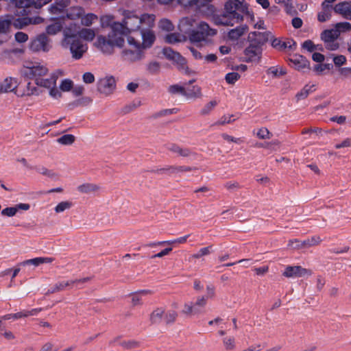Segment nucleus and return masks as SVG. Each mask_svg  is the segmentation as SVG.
Segmentation results:
<instances>
[{"instance_id": "6ab92c4d", "label": "nucleus", "mask_w": 351, "mask_h": 351, "mask_svg": "<svg viewBox=\"0 0 351 351\" xmlns=\"http://www.w3.org/2000/svg\"><path fill=\"white\" fill-rule=\"evenodd\" d=\"M90 280V278L86 277L80 279H75L66 281H59L56 282L58 291H62L66 289H71L74 285H80L84 284Z\"/></svg>"}, {"instance_id": "e433bc0d", "label": "nucleus", "mask_w": 351, "mask_h": 351, "mask_svg": "<svg viewBox=\"0 0 351 351\" xmlns=\"http://www.w3.org/2000/svg\"><path fill=\"white\" fill-rule=\"evenodd\" d=\"M34 169L39 173L47 176L51 178H56L58 177V174L54 171L47 169L43 166H37L34 167Z\"/></svg>"}, {"instance_id": "f704fd0d", "label": "nucleus", "mask_w": 351, "mask_h": 351, "mask_svg": "<svg viewBox=\"0 0 351 351\" xmlns=\"http://www.w3.org/2000/svg\"><path fill=\"white\" fill-rule=\"evenodd\" d=\"M266 72L267 75H271L273 77H279L287 73L285 69L282 67L278 68V66H270Z\"/></svg>"}, {"instance_id": "6e6d98bb", "label": "nucleus", "mask_w": 351, "mask_h": 351, "mask_svg": "<svg viewBox=\"0 0 351 351\" xmlns=\"http://www.w3.org/2000/svg\"><path fill=\"white\" fill-rule=\"evenodd\" d=\"M322 130L320 128H304L302 130V134H312L314 133L317 135L322 134Z\"/></svg>"}, {"instance_id": "412c9836", "label": "nucleus", "mask_w": 351, "mask_h": 351, "mask_svg": "<svg viewBox=\"0 0 351 351\" xmlns=\"http://www.w3.org/2000/svg\"><path fill=\"white\" fill-rule=\"evenodd\" d=\"M290 62L293 63L295 68L298 70H302L304 69H309L310 62L303 56L295 55L290 58Z\"/></svg>"}, {"instance_id": "0eeeda50", "label": "nucleus", "mask_w": 351, "mask_h": 351, "mask_svg": "<svg viewBox=\"0 0 351 351\" xmlns=\"http://www.w3.org/2000/svg\"><path fill=\"white\" fill-rule=\"evenodd\" d=\"M63 49L69 50L74 60L81 59L88 51V45L80 38L61 45Z\"/></svg>"}, {"instance_id": "69168bd1", "label": "nucleus", "mask_w": 351, "mask_h": 351, "mask_svg": "<svg viewBox=\"0 0 351 351\" xmlns=\"http://www.w3.org/2000/svg\"><path fill=\"white\" fill-rule=\"evenodd\" d=\"M172 247H167L164 250H162L161 252L153 255L151 258H162L164 256H166L169 254L172 251Z\"/></svg>"}, {"instance_id": "864d4df0", "label": "nucleus", "mask_w": 351, "mask_h": 351, "mask_svg": "<svg viewBox=\"0 0 351 351\" xmlns=\"http://www.w3.org/2000/svg\"><path fill=\"white\" fill-rule=\"evenodd\" d=\"M40 264H42V257H37V258L26 260L20 263V265H34L35 266H38Z\"/></svg>"}, {"instance_id": "7c9ffc66", "label": "nucleus", "mask_w": 351, "mask_h": 351, "mask_svg": "<svg viewBox=\"0 0 351 351\" xmlns=\"http://www.w3.org/2000/svg\"><path fill=\"white\" fill-rule=\"evenodd\" d=\"M79 38L86 40L91 41L95 36V33L93 29L83 28L79 31Z\"/></svg>"}, {"instance_id": "2eb2a0df", "label": "nucleus", "mask_w": 351, "mask_h": 351, "mask_svg": "<svg viewBox=\"0 0 351 351\" xmlns=\"http://www.w3.org/2000/svg\"><path fill=\"white\" fill-rule=\"evenodd\" d=\"M274 48L280 51L294 50L296 47V43L291 38L281 40L280 38H274L271 42Z\"/></svg>"}, {"instance_id": "58836bf2", "label": "nucleus", "mask_w": 351, "mask_h": 351, "mask_svg": "<svg viewBox=\"0 0 351 351\" xmlns=\"http://www.w3.org/2000/svg\"><path fill=\"white\" fill-rule=\"evenodd\" d=\"M75 140V137L73 134H64L58 138L57 141L62 145H69L73 144Z\"/></svg>"}, {"instance_id": "bb28decb", "label": "nucleus", "mask_w": 351, "mask_h": 351, "mask_svg": "<svg viewBox=\"0 0 351 351\" xmlns=\"http://www.w3.org/2000/svg\"><path fill=\"white\" fill-rule=\"evenodd\" d=\"M334 7L326 5L322 3V11L317 14V20L319 22H326L331 18Z\"/></svg>"}, {"instance_id": "2f4dec72", "label": "nucleus", "mask_w": 351, "mask_h": 351, "mask_svg": "<svg viewBox=\"0 0 351 351\" xmlns=\"http://www.w3.org/2000/svg\"><path fill=\"white\" fill-rule=\"evenodd\" d=\"M314 90H315L314 85L304 86V88L296 94L295 97L297 98V100L299 101V100H302V99H306L308 96V95L311 93L313 92Z\"/></svg>"}, {"instance_id": "aec40b11", "label": "nucleus", "mask_w": 351, "mask_h": 351, "mask_svg": "<svg viewBox=\"0 0 351 351\" xmlns=\"http://www.w3.org/2000/svg\"><path fill=\"white\" fill-rule=\"evenodd\" d=\"M248 38L250 41L256 45H258L259 47H262L269 39V33L266 32H253L249 34Z\"/></svg>"}, {"instance_id": "9d476101", "label": "nucleus", "mask_w": 351, "mask_h": 351, "mask_svg": "<svg viewBox=\"0 0 351 351\" xmlns=\"http://www.w3.org/2000/svg\"><path fill=\"white\" fill-rule=\"evenodd\" d=\"M47 72V68L39 63H30L29 65L24 66L21 70L23 77L27 79H35L36 82V78H40L41 76L45 75Z\"/></svg>"}, {"instance_id": "c756f323", "label": "nucleus", "mask_w": 351, "mask_h": 351, "mask_svg": "<svg viewBox=\"0 0 351 351\" xmlns=\"http://www.w3.org/2000/svg\"><path fill=\"white\" fill-rule=\"evenodd\" d=\"M169 92L171 94H180L182 95H195V93L186 92L185 88L178 84L171 85L169 87Z\"/></svg>"}, {"instance_id": "0e129e2a", "label": "nucleus", "mask_w": 351, "mask_h": 351, "mask_svg": "<svg viewBox=\"0 0 351 351\" xmlns=\"http://www.w3.org/2000/svg\"><path fill=\"white\" fill-rule=\"evenodd\" d=\"M351 146V139L349 138L343 140L341 143H337L335 145V149H341L343 147H349Z\"/></svg>"}, {"instance_id": "a19ab883", "label": "nucleus", "mask_w": 351, "mask_h": 351, "mask_svg": "<svg viewBox=\"0 0 351 351\" xmlns=\"http://www.w3.org/2000/svg\"><path fill=\"white\" fill-rule=\"evenodd\" d=\"M119 344L126 350L136 348L140 346L139 342L135 340L123 341L120 342Z\"/></svg>"}, {"instance_id": "f03ea898", "label": "nucleus", "mask_w": 351, "mask_h": 351, "mask_svg": "<svg viewBox=\"0 0 351 351\" xmlns=\"http://www.w3.org/2000/svg\"><path fill=\"white\" fill-rule=\"evenodd\" d=\"M110 29L111 31L108 33V37L99 35L95 43V47L106 54L112 53L115 46L121 47L125 42L123 37L114 32L112 25H110Z\"/></svg>"}, {"instance_id": "6e6552de", "label": "nucleus", "mask_w": 351, "mask_h": 351, "mask_svg": "<svg viewBox=\"0 0 351 351\" xmlns=\"http://www.w3.org/2000/svg\"><path fill=\"white\" fill-rule=\"evenodd\" d=\"M339 30L332 28L324 30L320 34V39L324 42L326 49L335 51L339 49V44L337 41L339 36Z\"/></svg>"}, {"instance_id": "052dcab7", "label": "nucleus", "mask_w": 351, "mask_h": 351, "mask_svg": "<svg viewBox=\"0 0 351 351\" xmlns=\"http://www.w3.org/2000/svg\"><path fill=\"white\" fill-rule=\"evenodd\" d=\"M73 87V82L70 80H64L60 84V88L63 91H69Z\"/></svg>"}, {"instance_id": "680f3d73", "label": "nucleus", "mask_w": 351, "mask_h": 351, "mask_svg": "<svg viewBox=\"0 0 351 351\" xmlns=\"http://www.w3.org/2000/svg\"><path fill=\"white\" fill-rule=\"evenodd\" d=\"M178 111L177 108H171V109H165L162 110L158 113L156 114L155 117H162V116H166L169 114H171L173 113H176Z\"/></svg>"}, {"instance_id": "f8f14e48", "label": "nucleus", "mask_w": 351, "mask_h": 351, "mask_svg": "<svg viewBox=\"0 0 351 351\" xmlns=\"http://www.w3.org/2000/svg\"><path fill=\"white\" fill-rule=\"evenodd\" d=\"M116 88L115 78L110 75L100 79L97 82V90L103 95H109Z\"/></svg>"}, {"instance_id": "13d9d810", "label": "nucleus", "mask_w": 351, "mask_h": 351, "mask_svg": "<svg viewBox=\"0 0 351 351\" xmlns=\"http://www.w3.org/2000/svg\"><path fill=\"white\" fill-rule=\"evenodd\" d=\"M15 40L19 43H23L28 40V35L22 32H18L15 34Z\"/></svg>"}, {"instance_id": "a211bd4d", "label": "nucleus", "mask_w": 351, "mask_h": 351, "mask_svg": "<svg viewBox=\"0 0 351 351\" xmlns=\"http://www.w3.org/2000/svg\"><path fill=\"white\" fill-rule=\"evenodd\" d=\"M192 168L187 166H168L167 167L157 169L154 170L153 172L161 174L168 173L169 175L178 174L181 172L191 171Z\"/></svg>"}, {"instance_id": "20e7f679", "label": "nucleus", "mask_w": 351, "mask_h": 351, "mask_svg": "<svg viewBox=\"0 0 351 351\" xmlns=\"http://www.w3.org/2000/svg\"><path fill=\"white\" fill-rule=\"evenodd\" d=\"M141 20L137 16L125 18L123 23L114 22L112 24L114 32H117L121 37L128 34L135 32L140 28Z\"/></svg>"}, {"instance_id": "de8ad7c7", "label": "nucleus", "mask_w": 351, "mask_h": 351, "mask_svg": "<svg viewBox=\"0 0 351 351\" xmlns=\"http://www.w3.org/2000/svg\"><path fill=\"white\" fill-rule=\"evenodd\" d=\"M335 29L339 30V35L341 32H348L351 30V24L348 22H341L335 25Z\"/></svg>"}, {"instance_id": "774afa93", "label": "nucleus", "mask_w": 351, "mask_h": 351, "mask_svg": "<svg viewBox=\"0 0 351 351\" xmlns=\"http://www.w3.org/2000/svg\"><path fill=\"white\" fill-rule=\"evenodd\" d=\"M182 313L188 316L193 315V303L185 304Z\"/></svg>"}, {"instance_id": "a878e982", "label": "nucleus", "mask_w": 351, "mask_h": 351, "mask_svg": "<svg viewBox=\"0 0 351 351\" xmlns=\"http://www.w3.org/2000/svg\"><path fill=\"white\" fill-rule=\"evenodd\" d=\"M62 21L56 19L53 20V22L46 27V32L49 35H56L62 30Z\"/></svg>"}, {"instance_id": "c03bdc74", "label": "nucleus", "mask_w": 351, "mask_h": 351, "mask_svg": "<svg viewBox=\"0 0 351 351\" xmlns=\"http://www.w3.org/2000/svg\"><path fill=\"white\" fill-rule=\"evenodd\" d=\"M158 26L161 29L167 32L171 31L173 29L172 23L167 19H161L159 22Z\"/></svg>"}, {"instance_id": "dca6fc26", "label": "nucleus", "mask_w": 351, "mask_h": 351, "mask_svg": "<svg viewBox=\"0 0 351 351\" xmlns=\"http://www.w3.org/2000/svg\"><path fill=\"white\" fill-rule=\"evenodd\" d=\"M195 21L190 17H184L180 20L178 29L186 38L195 28Z\"/></svg>"}, {"instance_id": "c9c22d12", "label": "nucleus", "mask_w": 351, "mask_h": 351, "mask_svg": "<svg viewBox=\"0 0 351 351\" xmlns=\"http://www.w3.org/2000/svg\"><path fill=\"white\" fill-rule=\"evenodd\" d=\"M184 38H185V37L184 36V35H181V34H177V33H171V34H167L165 36V42L167 43L173 44L176 43L181 42Z\"/></svg>"}, {"instance_id": "4d7b16f0", "label": "nucleus", "mask_w": 351, "mask_h": 351, "mask_svg": "<svg viewBox=\"0 0 351 351\" xmlns=\"http://www.w3.org/2000/svg\"><path fill=\"white\" fill-rule=\"evenodd\" d=\"M333 62L336 66H341L346 64V58L343 55H338L333 58Z\"/></svg>"}, {"instance_id": "3c124183", "label": "nucleus", "mask_w": 351, "mask_h": 351, "mask_svg": "<svg viewBox=\"0 0 351 351\" xmlns=\"http://www.w3.org/2000/svg\"><path fill=\"white\" fill-rule=\"evenodd\" d=\"M17 213V208L15 206L13 207H7L1 210V215L7 217H13Z\"/></svg>"}, {"instance_id": "393cba45", "label": "nucleus", "mask_w": 351, "mask_h": 351, "mask_svg": "<svg viewBox=\"0 0 351 351\" xmlns=\"http://www.w3.org/2000/svg\"><path fill=\"white\" fill-rule=\"evenodd\" d=\"M18 86L17 80L12 77H7L1 83L0 86V92H12L14 91Z\"/></svg>"}, {"instance_id": "09e8293b", "label": "nucleus", "mask_w": 351, "mask_h": 351, "mask_svg": "<svg viewBox=\"0 0 351 351\" xmlns=\"http://www.w3.org/2000/svg\"><path fill=\"white\" fill-rule=\"evenodd\" d=\"M178 316L175 311H169L165 315L164 319L167 324L173 323Z\"/></svg>"}, {"instance_id": "49530a36", "label": "nucleus", "mask_w": 351, "mask_h": 351, "mask_svg": "<svg viewBox=\"0 0 351 351\" xmlns=\"http://www.w3.org/2000/svg\"><path fill=\"white\" fill-rule=\"evenodd\" d=\"M240 75L236 72L228 73L225 76L226 82L229 84H234L239 78Z\"/></svg>"}, {"instance_id": "423d86ee", "label": "nucleus", "mask_w": 351, "mask_h": 351, "mask_svg": "<svg viewBox=\"0 0 351 351\" xmlns=\"http://www.w3.org/2000/svg\"><path fill=\"white\" fill-rule=\"evenodd\" d=\"M16 19L12 14L0 16V45L8 42L12 38V27H14Z\"/></svg>"}, {"instance_id": "1a4fd4ad", "label": "nucleus", "mask_w": 351, "mask_h": 351, "mask_svg": "<svg viewBox=\"0 0 351 351\" xmlns=\"http://www.w3.org/2000/svg\"><path fill=\"white\" fill-rule=\"evenodd\" d=\"M51 40L46 34H40L32 39L29 49L34 52H48L51 49Z\"/></svg>"}, {"instance_id": "473e14b6", "label": "nucleus", "mask_w": 351, "mask_h": 351, "mask_svg": "<svg viewBox=\"0 0 351 351\" xmlns=\"http://www.w3.org/2000/svg\"><path fill=\"white\" fill-rule=\"evenodd\" d=\"M98 189L99 186L92 183H85L77 186V191L82 193H89Z\"/></svg>"}, {"instance_id": "c85d7f7f", "label": "nucleus", "mask_w": 351, "mask_h": 351, "mask_svg": "<svg viewBox=\"0 0 351 351\" xmlns=\"http://www.w3.org/2000/svg\"><path fill=\"white\" fill-rule=\"evenodd\" d=\"M56 79L57 77L55 75H52L50 78L47 79L36 78V84L38 86L49 88L51 86H56Z\"/></svg>"}, {"instance_id": "7ed1b4c3", "label": "nucleus", "mask_w": 351, "mask_h": 351, "mask_svg": "<svg viewBox=\"0 0 351 351\" xmlns=\"http://www.w3.org/2000/svg\"><path fill=\"white\" fill-rule=\"evenodd\" d=\"M128 48L122 51L121 55L123 60L129 62L139 61L144 58L143 49L141 43L136 40L133 36L128 37Z\"/></svg>"}, {"instance_id": "e2e57ef3", "label": "nucleus", "mask_w": 351, "mask_h": 351, "mask_svg": "<svg viewBox=\"0 0 351 351\" xmlns=\"http://www.w3.org/2000/svg\"><path fill=\"white\" fill-rule=\"evenodd\" d=\"M83 81L86 84H91L95 81V76L90 72H86L83 75Z\"/></svg>"}, {"instance_id": "f257e3e1", "label": "nucleus", "mask_w": 351, "mask_h": 351, "mask_svg": "<svg viewBox=\"0 0 351 351\" xmlns=\"http://www.w3.org/2000/svg\"><path fill=\"white\" fill-rule=\"evenodd\" d=\"M213 0H177L178 4L188 13L211 17L213 23L217 26H234L242 22L244 15L251 21L254 15L250 11L244 0H226L223 10L217 12L211 3Z\"/></svg>"}, {"instance_id": "4c0bfd02", "label": "nucleus", "mask_w": 351, "mask_h": 351, "mask_svg": "<svg viewBox=\"0 0 351 351\" xmlns=\"http://www.w3.org/2000/svg\"><path fill=\"white\" fill-rule=\"evenodd\" d=\"M164 315V311L162 308H157L154 311L150 316V320L153 324L160 322Z\"/></svg>"}, {"instance_id": "4468645a", "label": "nucleus", "mask_w": 351, "mask_h": 351, "mask_svg": "<svg viewBox=\"0 0 351 351\" xmlns=\"http://www.w3.org/2000/svg\"><path fill=\"white\" fill-rule=\"evenodd\" d=\"M282 275L287 278H300L311 275V271L299 265H289L286 267Z\"/></svg>"}, {"instance_id": "79ce46f5", "label": "nucleus", "mask_w": 351, "mask_h": 351, "mask_svg": "<svg viewBox=\"0 0 351 351\" xmlns=\"http://www.w3.org/2000/svg\"><path fill=\"white\" fill-rule=\"evenodd\" d=\"M223 343L227 350H232L235 348V339L233 337H226L223 339Z\"/></svg>"}, {"instance_id": "8fccbe9b", "label": "nucleus", "mask_w": 351, "mask_h": 351, "mask_svg": "<svg viewBox=\"0 0 351 351\" xmlns=\"http://www.w3.org/2000/svg\"><path fill=\"white\" fill-rule=\"evenodd\" d=\"M256 136L260 139H269L271 135L267 128H261L257 132Z\"/></svg>"}, {"instance_id": "338daca9", "label": "nucleus", "mask_w": 351, "mask_h": 351, "mask_svg": "<svg viewBox=\"0 0 351 351\" xmlns=\"http://www.w3.org/2000/svg\"><path fill=\"white\" fill-rule=\"evenodd\" d=\"M224 186L229 191L237 190L240 188V185L237 182H228Z\"/></svg>"}, {"instance_id": "603ef678", "label": "nucleus", "mask_w": 351, "mask_h": 351, "mask_svg": "<svg viewBox=\"0 0 351 351\" xmlns=\"http://www.w3.org/2000/svg\"><path fill=\"white\" fill-rule=\"evenodd\" d=\"M233 117L232 114H228V115H223L221 117V119L217 121L215 123L213 124V125H225L226 123H232L233 121H234V119L232 120L231 118Z\"/></svg>"}, {"instance_id": "ea45409f", "label": "nucleus", "mask_w": 351, "mask_h": 351, "mask_svg": "<svg viewBox=\"0 0 351 351\" xmlns=\"http://www.w3.org/2000/svg\"><path fill=\"white\" fill-rule=\"evenodd\" d=\"M97 19V16L94 14H87L81 19V23L84 26H90L95 20Z\"/></svg>"}, {"instance_id": "5fc2aeb1", "label": "nucleus", "mask_w": 351, "mask_h": 351, "mask_svg": "<svg viewBox=\"0 0 351 351\" xmlns=\"http://www.w3.org/2000/svg\"><path fill=\"white\" fill-rule=\"evenodd\" d=\"M160 69V64L158 62H152L147 64V70L150 73H156Z\"/></svg>"}, {"instance_id": "9b49d317", "label": "nucleus", "mask_w": 351, "mask_h": 351, "mask_svg": "<svg viewBox=\"0 0 351 351\" xmlns=\"http://www.w3.org/2000/svg\"><path fill=\"white\" fill-rule=\"evenodd\" d=\"M165 57L176 64L180 70L187 69L186 59L178 52L173 51L171 47H165L162 49Z\"/></svg>"}, {"instance_id": "37998d69", "label": "nucleus", "mask_w": 351, "mask_h": 351, "mask_svg": "<svg viewBox=\"0 0 351 351\" xmlns=\"http://www.w3.org/2000/svg\"><path fill=\"white\" fill-rule=\"evenodd\" d=\"M73 204L71 202L64 201L60 202L54 208L56 213H60L64 212L66 209L71 208Z\"/></svg>"}, {"instance_id": "b1692460", "label": "nucleus", "mask_w": 351, "mask_h": 351, "mask_svg": "<svg viewBox=\"0 0 351 351\" xmlns=\"http://www.w3.org/2000/svg\"><path fill=\"white\" fill-rule=\"evenodd\" d=\"M141 35L143 39V43H141L143 49L149 48L155 41L156 37L154 32L151 30H142Z\"/></svg>"}, {"instance_id": "ddd939ff", "label": "nucleus", "mask_w": 351, "mask_h": 351, "mask_svg": "<svg viewBox=\"0 0 351 351\" xmlns=\"http://www.w3.org/2000/svg\"><path fill=\"white\" fill-rule=\"evenodd\" d=\"M263 48L250 41L249 45L244 50L245 61L252 62L259 60L261 57Z\"/></svg>"}, {"instance_id": "bf43d9fd", "label": "nucleus", "mask_w": 351, "mask_h": 351, "mask_svg": "<svg viewBox=\"0 0 351 351\" xmlns=\"http://www.w3.org/2000/svg\"><path fill=\"white\" fill-rule=\"evenodd\" d=\"M302 47L308 51L313 52L315 50V45L311 40H306L302 43Z\"/></svg>"}, {"instance_id": "39448f33", "label": "nucleus", "mask_w": 351, "mask_h": 351, "mask_svg": "<svg viewBox=\"0 0 351 351\" xmlns=\"http://www.w3.org/2000/svg\"><path fill=\"white\" fill-rule=\"evenodd\" d=\"M217 30L211 28L206 22H201L196 29H193L187 36L189 40L193 43H199L205 40L208 36H213L217 34Z\"/></svg>"}, {"instance_id": "a18cd8bd", "label": "nucleus", "mask_w": 351, "mask_h": 351, "mask_svg": "<svg viewBox=\"0 0 351 351\" xmlns=\"http://www.w3.org/2000/svg\"><path fill=\"white\" fill-rule=\"evenodd\" d=\"M217 105V102L216 101H210L208 104H206L204 108L201 110L200 113L202 115L208 114Z\"/></svg>"}, {"instance_id": "72a5a7b5", "label": "nucleus", "mask_w": 351, "mask_h": 351, "mask_svg": "<svg viewBox=\"0 0 351 351\" xmlns=\"http://www.w3.org/2000/svg\"><path fill=\"white\" fill-rule=\"evenodd\" d=\"M40 93V90L39 88L34 86L31 82H27L21 96L38 95Z\"/></svg>"}, {"instance_id": "4be33fe9", "label": "nucleus", "mask_w": 351, "mask_h": 351, "mask_svg": "<svg viewBox=\"0 0 351 351\" xmlns=\"http://www.w3.org/2000/svg\"><path fill=\"white\" fill-rule=\"evenodd\" d=\"M248 30L247 25H241L234 29H230L228 32V37L231 40H237Z\"/></svg>"}, {"instance_id": "f3484780", "label": "nucleus", "mask_w": 351, "mask_h": 351, "mask_svg": "<svg viewBox=\"0 0 351 351\" xmlns=\"http://www.w3.org/2000/svg\"><path fill=\"white\" fill-rule=\"evenodd\" d=\"M334 12L346 19L351 20V1H345L336 4Z\"/></svg>"}, {"instance_id": "cd10ccee", "label": "nucleus", "mask_w": 351, "mask_h": 351, "mask_svg": "<svg viewBox=\"0 0 351 351\" xmlns=\"http://www.w3.org/2000/svg\"><path fill=\"white\" fill-rule=\"evenodd\" d=\"M167 149L174 153H177L181 156L186 157L191 155V151L187 148H182L176 144H170Z\"/></svg>"}, {"instance_id": "5701e85b", "label": "nucleus", "mask_w": 351, "mask_h": 351, "mask_svg": "<svg viewBox=\"0 0 351 351\" xmlns=\"http://www.w3.org/2000/svg\"><path fill=\"white\" fill-rule=\"evenodd\" d=\"M79 31H77L75 29H73L71 26L66 27L63 30V38L61 40V45L62 44H66L69 42H71L75 39L79 38Z\"/></svg>"}]
</instances>
